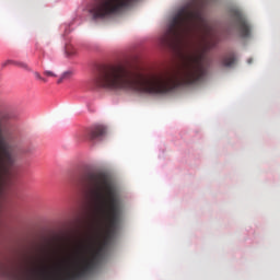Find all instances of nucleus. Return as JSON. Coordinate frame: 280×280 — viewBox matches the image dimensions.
I'll return each mask as SVG.
<instances>
[{
	"instance_id": "f257e3e1",
	"label": "nucleus",
	"mask_w": 280,
	"mask_h": 280,
	"mask_svg": "<svg viewBox=\"0 0 280 280\" xmlns=\"http://www.w3.org/2000/svg\"><path fill=\"white\" fill-rule=\"evenodd\" d=\"M215 1L192 0L178 10L162 36L163 47H189L194 40L201 44L202 51L186 56L179 68L143 74L139 68L132 66L108 65L92 79V89H104L112 93L129 91L139 95H167L178 86L205 81L209 71L205 54L218 45L213 26L205 18V8Z\"/></svg>"
},
{
	"instance_id": "f03ea898",
	"label": "nucleus",
	"mask_w": 280,
	"mask_h": 280,
	"mask_svg": "<svg viewBox=\"0 0 280 280\" xmlns=\"http://www.w3.org/2000/svg\"><path fill=\"white\" fill-rule=\"evenodd\" d=\"M88 194L98 218V229L93 242L71 259V268H42L33 273L5 269L3 277L9 280H80L91 275L117 234L124 215V201L119 187L106 173L90 175Z\"/></svg>"
},
{
	"instance_id": "7ed1b4c3",
	"label": "nucleus",
	"mask_w": 280,
	"mask_h": 280,
	"mask_svg": "<svg viewBox=\"0 0 280 280\" xmlns=\"http://www.w3.org/2000/svg\"><path fill=\"white\" fill-rule=\"evenodd\" d=\"M138 0H89L86 12L94 23H104L117 16Z\"/></svg>"
},
{
	"instance_id": "20e7f679",
	"label": "nucleus",
	"mask_w": 280,
	"mask_h": 280,
	"mask_svg": "<svg viewBox=\"0 0 280 280\" xmlns=\"http://www.w3.org/2000/svg\"><path fill=\"white\" fill-rule=\"evenodd\" d=\"M232 16L236 23L240 36H242V38H248V36H250V24L248 20H246V16H244V13L240 10H233Z\"/></svg>"
},
{
	"instance_id": "39448f33",
	"label": "nucleus",
	"mask_w": 280,
	"mask_h": 280,
	"mask_svg": "<svg viewBox=\"0 0 280 280\" xmlns=\"http://www.w3.org/2000/svg\"><path fill=\"white\" fill-rule=\"evenodd\" d=\"M106 135V127L96 125L89 129L88 137L90 141H100Z\"/></svg>"
},
{
	"instance_id": "423d86ee",
	"label": "nucleus",
	"mask_w": 280,
	"mask_h": 280,
	"mask_svg": "<svg viewBox=\"0 0 280 280\" xmlns=\"http://www.w3.org/2000/svg\"><path fill=\"white\" fill-rule=\"evenodd\" d=\"M235 62H237V58L235 57L234 52H230V54L225 55L221 60V65L223 67H233V65H235Z\"/></svg>"
},
{
	"instance_id": "0eeeda50",
	"label": "nucleus",
	"mask_w": 280,
	"mask_h": 280,
	"mask_svg": "<svg viewBox=\"0 0 280 280\" xmlns=\"http://www.w3.org/2000/svg\"><path fill=\"white\" fill-rule=\"evenodd\" d=\"M12 63L15 65L16 67H20V69H24L25 71H32L30 66H27V63L23 61H13Z\"/></svg>"
},
{
	"instance_id": "6e6552de",
	"label": "nucleus",
	"mask_w": 280,
	"mask_h": 280,
	"mask_svg": "<svg viewBox=\"0 0 280 280\" xmlns=\"http://www.w3.org/2000/svg\"><path fill=\"white\" fill-rule=\"evenodd\" d=\"M72 72L71 71H67L65 72L61 78L57 81V84H62L63 80H69V78H71Z\"/></svg>"
},
{
	"instance_id": "1a4fd4ad",
	"label": "nucleus",
	"mask_w": 280,
	"mask_h": 280,
	"mask_svg": "<svg viewBox=\"0 0 280 280\" xmlns=\"http://www.w3.org/2000/svg\"><path fill=\"white\" fill-rule=\"evenodd\" d=\"M44 75H47V78H56V73L54 71L45 70Z\"/></svg>"
},
{
	"instance_id": "9d476101",
	"label": "nucleus",
	"mask_w": 280,
	"mask_h": 280,
	"mask_svg": "<svg viewBox=\"0 0 280 280\" xmlns=\"http://www.w3.org/2000/svg\"><path fill=\"white\" fill-rule=\"evenodd\" d=\"M34 75L37 80H40L42 82H47V79L43 78L39 72H34Z\"/></svg>"
},
{
	"instance_id": "9b49d317",
	"label": "nucleus",
	"mask_w": 280,
	"mask_h": 280,
	"mask_svg": "<svg viewBox=\"0 0 280 280\" xmlns=\"http://www.w3.org/2000/svg\"><path fill=\"white\" fill-rule=\"evenodd\" d=\"M250 62H253V60L252 59H248V63L250 65Z\"/></svg>"
}]
</instances>
